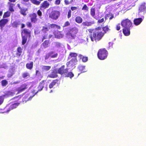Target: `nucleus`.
I'll list each match as a JSON object with an SVG mask.
<instances>
[{"label": "nucleus", "instance_id": "64", "mask_svg": "<svg viewBox=\"0 0 146 146\" xmlns=\"http://www.w3.org/2000/svg\"><path fill=\"white\" fill-rule=\"evenodd\" d=\"M25 27V25L24 24H22V27H21L22 28H23Z\"/></svg>", "mask_w": 146, "mask_h": 146}, {"label": "nucleus", "instance_id": "23", "mask_svg": "<svg viewBox=\"0 0 146 146\" xmlns=\"http://www.w3.org/2000/svg\"><path fill=\"white\" fill-rule=\"evenodd\" d=\"M31 17V19L32 22H35L36 21V15L35 13H33V14L31 15H30Z\"/></svg>", "mask_w": 146, "mask_h": 146}, {"label": "nucleus", "instance_id": "31", "mask_svg": "<svg viewBox=\"0 0 146 146\" xmlns=\"http://www.w3.org/2000/svg\"><path fill=\"white\" fill-rule=\"evenodd\" d=\"M26 86H27L26 84L24 85L23 86H21L19 89V92H22L24 91L27 88Z\"/></svg>", "mask_w": 146, "mask_h": 146}, {"label": "nucleus", "instance_id": "6", "mask_svg": "<svg viewBox=\"0 0 146 146\" xmlns=\"http://www.w3.org/2000/svg\"><path fill=\"white\" fill-rule=\"evenodd\" d=\"M65 66L64 65L62 66L58 70V73L63 76L67 74V73L68 72V68L65 69Z\"/></svg>", "mask_w": 146, "mask_h": 146}, {"label": "nucleus", "instance_id": "47", "mask_svg": "<svg viewBox=\"0 0 146 146\" xmlns=\"http://www.w3.org/2000/svg\"><path fill=\"white\" fill-rule=\"evenodd\" d=\"M116 30L117 31H119L121 29L120 25V23L116 25Z\"/></svg>", "mask_w": 146, "mask_h": 146}, {"label": "nucleus", "instance_id": "28", "mask_svg": "<svg viewBox=\"0 0 146 146\" xmlns=\"http://www.w3.org/2000/svg\"><path fill=\"white\" fill-rule=\"evenodd\" d=\"M22 36V44L23 45H24L26 43L27 41V36Z\"/></svg>", "mask_w": 146, "mask_h": 146}, {"label": "nucleus", "instance_id": "25", "mask_svg": "<svg viewBox=\"0 0 146 146\" xmlns=\"http://www.w3.org/2000/svg\"><path fill=\"white\" fill-rule=\"evenodd\" d=\"M22 48L20 47H19L17 49V52L16 54L17 56H18L19 57L20 56L22 52Z\"/></svg>", "mask_w": 146, "mask_h": 146}, {"label": "nucleus", "instance_id": "42", "mask_svg": "<svg viewBox=\"0 0 146 146\" xmlns=\"http://www.w3.org/2000/svg\"><path fill=\"white\" fill-rule=\"evenodd\" d=\"M48 27H43L42 29V31L45 33L46 32V31H48Z\"/></svg>", "mask_w": 146, "mask_h": 146}, {"label": "nucleus", "instance_id": "37", "mask_svg": "<svg viewBox=\"0 0 146 146\" xmlns=\"http://www.w3.org/2000/svg\"><path fill=\"white\" fill-rule=\"evenodd\" d=\"M107 15V16L108 17H109V19L110 20L112 19L114 17L112 13H109L106 14Z\"/></svg>", "mask_w": 146, "mask_h": 146}, {"label": "nucleus", "instance_id": "49", "mask_svg": "<svg viewBox=\"0 0 146 146\" xmlns=\"http://www.w3.org/2000/svg\"><path fill=\"white\" fill-rule=\"evenodd\" d=\"M60 0H56L54 3L56 5H59L60 3Z\"/></svg>", "mask_w": 146, "mask_h": 146}, {"label": "nucleus", "instance_id": "33", "mask_svg": "<svg viewBox=\"0 0 146 146\" xmlns=\"http://www.w3.org/2000/svg\"><path fill=\"white\" fill-rule=\"evenodd\" d=\"M15 94L14 93L11 92H8L6 94L5 96L7 97L13 96Z\"/></svg>", "mask_w": 146, "mask_h": 146}, {"label": "nucleus", "instance_id": "54", "mask_svg": "<svg viewBox=\"0 0 146 146\" xmlns=\"http://www.w3.org/2000/svg\"><path fill=\"white\" fill-rule=\"evenodd\" d=\"M77 9V7H71V9L72 11H73L75 10H76Z\"/></svg>", "mask_w": 146, "mask_h": 146}, {"label": "nucleus", "instance_id": "22", "mask_svg": "<svg viewBox=\"0 0 146 146\" xmlns=\"http://www.w3.org/2000/svg\"><path fill=\"white\" fill-rule=\"evenodd\" d=\"M102 29L104 31L103 32H102V33H104V36L106 33H107L110 30V29L108 25L102 27Z\"/></svg>", "mask_w": 146, "mask_h": 146}, {"label": "nucleus", "instance_id": "1", "mask_svg": "<svg viewBox=\"0 0 146 146\" xmlns=\"http://www.w3.org/2000/svg\"><path fill=\"white\" fill-rule=\"evenodd\" d=\"M102 27H98L93 29H89V37L92 41H98L102 39L104 36V33L101 31Z\"/></svg>", "mask_w": 146, "mask_h": 146}, {"label": "nucleus", "instance_id": "46", "mask_svg": "<svg viewBox=\"0 0 146 146\" xmlns=\"http://www.w3.org/2000/svg\"><path fill=\"white\" fill-rule=\"evenodd\" d=\"M71 11L69 10L68 13L67 18L69 19L71 17Z\"/></svg>", "mask_w": 146, "mask_h": 146}, {"label": "nucleus", "instance_id": "2", "mask_svg": "<svg viewBox=\"0 0 146 146\" xmlns=\"http://www.w3.org/2000/svg\"><path fill=\"white\" fill-rule=\"evenodd\" d=\"M78 29L76 27H74L70 29V31L66 34V37L71 39H74L76 34L78 33Z\"/></svg>", "mask_w": 146, "mask_h": 146}, {"label": "nucleus", "instance_id": "59", "mask_svg": "<svg viewBox=\"0 0 146 146\" xmlns=\"http://www.w3.org/2000/svg\"><path fill=\"white\" fill-rule=\"evenodd\" d=\"M9 9L10 11H14V9L13 8V7H9Z\"/></svg>", "mask_w": 146, "mask_h": 146}, {"label": "nucleus", "instance_id": "3", "mask_svg": "<svg viewBox=\"0 0 146 146\" xmlns=\"http://www.w3.org/2000/svg\"><path fill=\"white\" fill-rule=\"evenodd\" d=\"M108 54V52L106 49L102 48L98 50L97 53L98 58L100 60H104L106 59Z\"/></svg>", "mask_w": 146, "mask_h": 146}, {"label": "nucleus", "instance_id": "8", "mask_svg": "<svg viewBox=\"0 0 146 146\" xmlns=\"http://www.w3.org/2000/svg\"><path fill=\"white\" fill-rule=\"evenodd\" d=\"M139 12H146V3L145 2L142 3L139 6Z\"/></svg>", "mask_w": 146, "mask_h": 146}, {"label": "nucleus", "instance_id": "56", "mask_svg": "<svg viewBox=\"0 0 146 146\" xmlns=\"http://www.w3.org/2000/svg\"><path fill=\"white\" fill-rule=\"evenodd\" d=\"M30 1L36 5V0H30Z\"/></svg>", "mask_w": 146, "mask_h": 146}, {"label": "nucleus", "instance_id": "32", "mask_svg": "<svg viewBox=\"0 0 146 146\" xmlns=\"http://www.w3.org/2000/svg\"><path fill=\"white\" fill-rule=\"evenodd\" d=\"M20 10L21 13V14L23 15H26V12L27 11V9H26L21 8Z\"/></svg>", "mask_w": 146, "mask_h": 146}, {"label": "nucleus", "instance_id": "53", "mask_svg": "<svg viewBox=\"0 0 146 146\" xmlns=\"http://www.w3.org/2000/svg\"><path fill=\"white\" fill-rule=\"evenodd\" d=\"M37 14L39 16H41L42 15V13L41 12L40 10H39L37 11Z\"/></svg>", "mask_w": 146, "mask_h": 146}, {"label": "nucleus", "instance_id": "5", "mask_svg": "<svg viewBox=\"0 0 146 146\" xmlns=\"http://www.w3.org/2000/svg\"><path fill=\"white\" fill-rule=\"evenodd\" d=\"M121 24L123 27L130 28L132 26V23L130 20L126 19L121 21Z\"/></svg>", "mask_w": 146, "mask_h": 146}, {"label": "nucleus", "instance_id": "13", "mask_svg": "<svg viewBox=\"0 0 146 146\" xmlns=\"http://www.w3.org/2000/svg\"><path fill=\"white\" fill-rule=\"evenodd\" d=\"M94 23V21H86L82 23V25L84 26L89 27L92 25Z\"/></svg>", "mask_w": 146, "mask_h": 146}, {"label": "nucleus", "instance_id": "40", "mask_svg": "<svg viewBox=\"0 0 146 146\" xmlns=\"http://www.w3.org/2000/svg\"><path fill=\"white\" fill-rule=\"evenodd\" d=\"M7 84L8 82L5 80H3L1 81V84L3 86H5Z\"/></svg>", "mask_w": 146, "mask_h": 146}, {"label": "nucleus", "instance_id": "48", "mask_svg": "<svg viewBox=\"0 0 146 146\" xmlns=\"http://www.w3.org/2000/svg\"><path fill=\"white\" fill-rule=\"evenodd\" d=\"M82 10H86L87 11L88 10V8L86 5L85 4L84 5L82 8Z\"/></svg>", "mask_w": 146, "mask_h": 146}, {"label": "nucleus", "instance_id": "7", "mask_svg": "<svg viewBox=\"0 0 146 146\" xmlns=\"http://www.w3.org/2000/svg\"><path fill=\"white\" fill-rule=\"evenodd\" d=\"M78 60L77 59H72L68 62H67L66 65L68 67H70L71 68L75 67V66L77 64Z\"/></svg>", "mask_w": 146, "mask_h": 146}, {"label": "nucleus", "instance_id": "15", "mask_svg": "<svg viewBox=\"0 0 146 146\" xmlns=\"http://www.w3.org/2000/svg\"><path fill=\"white\" fill-rule=\"evenodd\" d=\"M22 36H30V32L27 29H25L23 30L21 33Z\"/></svg>", "mask_w": 146, "mask_h": 146}, {"label": "nucleus", "instance_id": "39", "mask_svg": "<svg viewBox=\"0 0 146 146\" xmlns=\"http://www.w3.org/2000/svg\"><path fill=\"white\" fill-rule=\"evenodd\" d=\"M52 53V52H49L46 54L45 56V59L47 60L48 59L49 57H51L50 54Z\"/></svg>", "mask_w": 146, "mask_h": 146}, {"label": "nucleus", "instance_id": "24", "mask_svg": "<svg viewBox=\"0 0 146 146\" xmlns=\"http://www.w3.org/2000/svg\"><path fill=\"white\" fill-rule=\"evenodd\" d=\"M79 57L80 59H82V61L84 62H86L88 60V58L87 57L84 56L81 54H79Z\"/></svg>", "mask_w": 146, "mask_h": 146}, {"label": "nucleus", "instance_id": "21", "mask_svg": "<svg viewBox=\"0 0 146 146\" xmlns=\"http://www.w3.org/2000/svg\"><path fill=\"white\" fill-rule=\"evenodd\" d=\"M44 81H42L39 84V85L38 86V90L37 91V93H38V91H40L43 88H44Z\"/></svg>", "mask_w": 146, "mask_h": 146}, {"label": "nucleus", "instance_id": "55", "mask_svg": "<svg viewBox=\"0 0 146 146\" xmlns=\"http://www.w3.org/2000/svg\"><path fill=\"white\" fill-rule=\"evenodd\" d=\"M56 24H51L50 25V27L52 28H53L55 27Z\"/></svg>", "mask_w": 146, "mask_h": 146}, {"label": "nucleus", "instance_id": "29", "mask_svg": "<svg viewBox=\"0 0 146 146\" xmlns=\"http://www.w3.org/2000/svg\"><path fill=\"white\" fill-rule=\"evenodd\" d=\"M33 63L32 62H31L27 64L26 67L27 68L31 69L33 67Z\"/></svg>", "mask_w": 146, "mask_h": 146}, {"label": "nucleus", "instance_id": "63", "mask_svg": "<svg viewBox=\"0 0 146 146\" xmlns=\"http://www.w3.org/2000/svg\"><path fill=\"white\" fill-rule=\"evenodd\" d=\"M108 17L106 15L105 16V20H107L108 19Z\"/></svg>", "mask_w": 146, "mask_h": 146}, {"label": "nucleus", "instance_id": "30", "mask_svg": "<svg viewBox=\"0 0 146 146\" xmlns=\"http://www.w3.org/2000/svg\"><path fill=\"white\" fill-rule=\"evenodd\" d=\"M11 13L10 11H8L5 13L3 16V18H7L9 17Z\"/></svg>", "mask_w": 146, "mask_h": 146}, {"label": "nucleus", "instance_id": "62", "mask_svg": "<svg viewBox=\"0 0 146 146\" xmlns=\"http://www.w3.org/2000/svg\"><path fill=\"white\" fill-rule=\"evenodd\" d=\"M17 6L20 9H21L22 8L20 7V5L19 4H17Z\"/></svg>", "mask_w": 146, "mask_h": 146}, {"label": "nucleus", "instance_id": "52", "mask_svg": "<svg viewBox=\"0 0 146 146\" xmlns=\"http://www.w3.org/2000/svg\"><path fill=\"white\" fill-rule=\"evenodd\" d=\"M64 2L65 4L66 5H68L70 3V2H69L68 0H64Z\"/></svg>", "mask_w": 146, "mask_h": 146}, {"label": "nucleus", "instance_id": "27", "mask_svg": "<svg viewBox=\"0 0 146 146\" xmlns=\"http://www.w3.org/2000/svg\"><path fill=\"white\" fill-rule=\"evenodd\" d=\"M50 52H52V53L51 54L50 56L51 58H55L57 57L58 55V54L57 53H56L54 51H51Z\"/></svg>", "mask_w": 146, "mask_h": 146}, {"label": "nucleus", "instance_id": "19", "mask_svg": "<svg viewBox=\"0 0 146 146\" xmlns=\"http://www.w3.org/2000/svg\"><path fill=\"white\" fill-rule=\"evenodd\" d=\"M77 54L76 53L71 52L69 54L68 59H70L71 58L73 57L74 58L72 59L76 58L77 59Z\"/></svg>", "mask_w": 146, "mask_h": 146}, {"label": "nucleus", "instance_id": "41", "mask_svg": "<svg viewBox=\"0 0 146 146\" xmlns=\"http://www.w3.org/2000/svg\"><path fill=\"white\" fill-rule=\"evenodd\" d=\"M23 76L24 78H27L29 77V74L28 73H25L23 74Z\"/></svg>", "mask_w": 146, "mask_h": 146}, {"label": "nucleus", "instance_id": "36", "mask_svg": "<svg viewBox=\"0 0 146 146\" xmlns=\"http://www.w3.org/2000/svg\"><path fill=\"white\" fill-rule=\"evenodd\" d=\"M20 24V23L19 22H14L12 24L13 27H17L18 25Z\"/></svg>", "mask_w": 146, "mask_h": 146}, {"label": "nucleus", "instance_id": "61", "mask_svg": "<svg viewBox=\"0 0 146 146\" xmlns=\"http://www.w3.org/2000/svg\"><path fill=\"white\" fill-rule=\"evenodd\" d=\"M9 1L11 2H15L16 1V0H9Z\"/></svg>", "mask_w": 146, "mask_h": 146}, {"label": "nucleus", "instance_id": "10", "mask_svg": "<svg viewBox=\"0 0 146 146\" xmlns=\"http://www.w3.org/2000/svg\"><path fill=\"white\" fill-rule=\"evenodd\" d=\"M19 103H14L13 104H12L11 105H10L9 108L8 110H7V112H8L11 110L16 108L19 105Z\"/></svg>", "mask_w": 146, "mask_h": 146}, {"label": "nucleus", "instance_id": "9", "mask_svg": "<svg viewBox=\"0 0 146 146\" xmlns=\"http://www.w3.org/2000/svg\"><path fill=\"white\" fill-rule=\"evenodd\" d=\"M123 32L125 36H129L130 34V28L124 27L123 29Z\"/></svg>", "mask_w": 146, "mask_h": 146}, {"label": "nucleus", "instance_id": "16", "mask_svg": "<svg viewBox=\"0 0 146 146\" xmlns=\"http://www.w3.org/2000/svg\"><path fill=\"white\" fill-rule=\"evenodd\" d=\"M142 20V19L141 18L135 19L133 21L135 25H137L141 22Z\"/></svg>", "mask_w": 146, "mask_h": 146}, {"label": "nucleus", "instance_id": "57", "mask_svg": "<svg viewBox=\"0 0 146 146\" xmlns=\"http://www.w3.org/2000/svg\"><path fill=\"white\" fill-rule=\"evenodd\" d=\"M8 4L9 5V7H13L14 5L13 4L11 3L10 2H8Z\"/></svg>", "mask_w": 146, "mask_h": 146}, {"label": "nucleus", "instance_id": "18", "mask_svg": "<svg viewBox=\"0 0 146 146\" xmlns=\"http://www.w3.org/2000/svg\"><path fill=\"white\" fill-rule=\"evenodd\" d=\"M7 19H3L0 21V26L1 27H4L5 25L8 22Z\"/></svg>", "mask_w": 146, "mask_h": 146}, {"label": "nucleus", "instance_id": "60", "mask_svg": "<svg viewBox=\"0 0 146 146\" xmlns=\"http://www.w3.org/2000/svg\"><path fill=\"white\" fill-rule=\"evenodd\" d=\"M55 27L57 28L58 29H60V26L56 24Z\"/></svg>", "mask_w": 146, "mask_h": 146}, {"label": "nucleus", "instance_id": "17", "mask_svg": "<svg viewBox=\"0 0 146 146\" xmlns=\"http://www.w3.org/2000/svg\"><path fill=\"white\" fill-rule=\"evenodd\" d=\"M57 73H58V72H57L56 70H54L51 74L48 75V77L52 78H56L58 76Z\"/></svg>", "mask_w": 146, "mask_h": 146}, {"label": "nucleus", "instance_id": "20", "mask_svg": "<svg viewBox=\"0 0 146 146\" xmlns=\"http://www.w3.org/2000/svg\"><path fill=\"white\" fill-rule=\"evenodd\" d=\"M75 21L77 23L80 24L82 23L83 19L80 16H77L75 18Z\"/></svg>", "mask_w": 146, "mask_h": 146}, {"label": "nucleus", "instance_id": "58", "mask_svg": "<svg viewBox=\"0 0 146 146\" xmlns=\"http://www.w3.org/2000/svg\"><path fill=\"white\" fill-rule=\"evenodd\" d=\"M27 25L28 26V27H31V24L30 23L28 22L27 23Z\"/></svg>", "mask_w": 146, "mask_h": 146}, {"label": "nucleus", "instance_id": "38", "mask_svg": "<svg viewBox=\"0 0 146 146\" xmlns=\"http://www.w3.org/2000/svg\"><path fill=\"white\" fill-rule=\"evenodd\" d=\"M90 14L93 17L95 15V9H94L92 8L90 11Z\"/></svg>", "mask_w": 146, "mask_h": 146}, {"label": "nucleus", "instance_id": "44", "mask_svg": "<svg viewBox=\"0 0 146 146\" xmlns=\"http://www.w3.org/2000/svg\"><path fill=\"white\" fill-rule=\"evenodd\" d=\"M70 25V23L68 21H66V22L63 26V27H66Z\"/></svg>", "mask_w": 146, "mask_h": 146}, {"label": "nucleus", "instance_id": "4", "mask_svg": "<svg viewBox=\"0 0 146 146\" xmlns=\"http://www.w3.org/2000/svg\"><path fill=\"white\" fill-rule=\"evenodd\" d=\"M60 15V12L57 10L52 11L49 14V17L54 20H56Z\"/></svg>", "mask_w": 146, "mask_h": 146}, {"label": "nucleus", "instance_id": "51", "mask_svg": "<svg viewBox=\"0 0 146 146\" xmlns=\"http://www.w3.org/2000/svg\"><path fill=\"white\" fill-rule=\"evenodd\" d=\"M55 45L57 47H58L60 46L61 44L58 42H56L55 43Z\"/></svg>", "mask_w": 146, "mask_h": 146}, {"label": "nucleus", "instance_id": "26", "mask_svg": "<svg viewBox=\"0 0 146 146\" xmlns=\"http://www.w3.org/2000/svg\"><path fill=\"white\" fill-rule=\"evenodd\" d=\"M65 76V77H70L71 78L74 76V74L72 72H70L68 73L67 72V74H66Z\"/></svg>", "mask_w": 146, "mask_h": 146}, {"label": "nucleus", "instance_id": "12", "mask_svg": "<svg viewBox=\"0 0 146 146\" xmlns=\"http://www.w3.org/2000/svg\"><path fill=\"white\" fill-rule=\"evenodd\" d=\"M58 80L57 79L53 80L49 85V88L50 89L53 88L55 85L58 84Z\"/></svg>", "mask_w": 146, "mask_h": 146}, {"label": "nucleus", "instance_id": "34", "mask_svg": "<svg viewBox=\"0 0 146 146\" xmlns=\"http://www.w3.org/2000/svg\"><path fill=\"white\" fill-rule=\"evenodd\" d=\"M85 66H79L78 67V69L81 72H84Z\"/></svg>", "mask_w": 146, "mask_h": 146}, {"label": "nucleus", "instance_id": "11", "mask_svg": "<svg viewBox=\"0 0 146 146\" xmlns=\"http://www.w3.org/2000/svg\"><path fill=\"white\" fill-rule=\"evenodd\" d=\"M50 5L49 3L46 1H44L41 5L40 9L43 8L46 9L48 8Z\"/></svg>", "mask_w": 146, "mask_h": 146}, {"label": "nucleus", "instance_id": "43", "mask_svg": "<svg viewBox=\"0 0 146 146\" xmlns=\"http://www.w3.org/2000/svg\"><path fill=\"white\" fill-rule=\"evenodd\" d=\"M4 96H0V105L3 103L4 100Z\"/></svg>", "mask_w": 146, "mask_h": 146}, {"label": "nucleus", "instance_id": "14", "mask_svg": "<svg viewBox=\"0 0 146 146\" xmlns=\"http://www.w3.org/2000/svg\"><path fill=\"white\" fill-rule=\"evenodd\" d=\"M54 35L55 37L58 38H62L63 36V35L62 34L61 32L59 31L55 32Z\"/></svg>", "mask_w": 146, "mask_h": 146}, {"label": "nucleus", "instance_id": "50", "mask_svg": "<svg viewBox=\"0 0 146 146\" xmlns=\"http://www.w3.org/2000/svg\"><path fill=\"white\" fill-rule=\"evenodd\" d=\"M104 21V18H102L101 19H99L98 20V23H102Z\"/></svg>", "mask_w": 146, "mask_h": 146}, {"label": "nucleus", "instance_id": "45", "mask_svg": "<svg viewBox=\"0 0 146 146\" xmlns=\"http://www.w3.org/2000/svg\"><path fill=\"white\" fill-rule=\"evenodd\" d=\"M50 68V66H43V69L46 71L49 70Z\"/></svg>", "mask_w": 146, "mask_h": 146}, {"label": "nucleus", "instance_id": "35", "mask_svg": "<svg viewBox=\"0 0 146 146\" xmlns=\"http://www.w3.org/2000/svg\"><path fill=\"white\" fill-rule=\"evenodd\" d=\"M49 42L48 40H45L43 43V45L45 48H46L48 47Z\"/></svg>", "mask_w": 146, "mask_h": 146}]
</instances>
